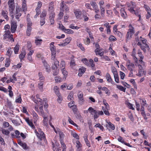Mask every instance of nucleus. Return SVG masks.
Segmentation results:
<instances>
[{
    "label": "nucleus",
    "instance_id": "nucleus-43",
    "mask_svg": "<svg viewBox=\"0 0 151 151\" xmlns=\"http://www.w3.org/2000/svg\"><path fill=\"white\" fill-rule=\"evenodd\" d=\"M14 6L9 7V10L11 15H12V14L14 13Z\"/></svg>",
    "mask_w": 151,
    "mask_h": 151
},
{
    "label": "nucleus",
    "instance_id": "nucleus-22",
    "mask_svg": "<svg viewBox=\"0 0 151 151\" xmlns=\"http://www.w3.org/2000/svg\"><path fill=\"white\" fill-rule=\"evenodd\" d=\"M32 30V27H31L29 26H27V28L26 31L27 35V36H29L31 34V32Z\"/></svg>",
    "mask_w": 151,
    "mask_h": 151
},
{
    "label": "nucleus",
    "instance_id": "nucleus-63",
    "mask_svg": "<svg viewBox=\"0 0 151 151\" xmlns=\"http://www.w3.org/2000/svg\"><path fill=\"white\" fill-rule=\"evenodd\" d=\"M82 61L86 65H88L89 64L88 60L86 58L82 59Z\"/></svg>",
    "mask_w": 151,
    "mask_h": 151
},
{
    "label": "nucleus",
    "instance_id": "nucleus-35",
    "mask_svg": "<svg viewBox=\"0 0 151 151\" xmlns=\"http://www.w3.org/2000/svg\"><path fill=\"white\" fill-rule=\"evenodd\" d=\"M76 144H77L76 147L77 148V149H81L80 148L81 147L82 145L80 142L79 141H77Z\"/></svg>",
    "mask_w": 151,
    "mask_h": 151
},
{
    "label": "nucleus",
    "instance_id": "nucleus-5",
    "mask_svg": "<svg viewBox=\"0 0 151 151\" xmlns=\"http://www.w3.org/2000/svg\"><path fill=\"white\" fill-rule=\"evenodd\" d=\"M42 62L43 65L45 68L46 71L47 72H49L50 71V66L47 64L46 61L45 60H42Z\"/></svg>",
    "mask_w": 151,
    "mask_h": 151
},
{
    "label": "nucleus",
    "instance_id": "nucleus-47",
    "mask_svg": "<svg viewBox=\"0 0 151 151\" xmlns=\"http://www.w3.org/2000/svg\"><path fill=\"white\" fill-rule=\"evenodd\" d=\"M71 134L74 137L77 139H79V136L76 133L74 132H72Z\"/></svg>",
    "mask_w": 151,
    "mask_h": 151
},
{
    "label": "nucleus",
    "instance_id": "nucleus-16",
    "mask_svg": "<svg viewBox=\"0 0 151 151\" xmlns=\"http://www.w3.org/2000/svg\"><path fill=\"white\" fill-rule=\"evenodd\" d=\"M120 13L121 16L124 18H125L126 17L127 14L125 12L123 8L121 9Z\"/></svg>",
    "mask_w": 151,
    "mask_h": 151
},
{
    "label": "nucleus",
    "instance_id": "nucleus-13",
    "mask_svg": "<svg viewBox=\"0 0 151 151\" xmlns=\"http://www.w3.org/2000/svg\"><path fill=\"white\" fill-rule=\"evenodd\" d=\"M49 12L54 11L53 2L52 1L50 3L49 6Z\"/></svg>",
    "mask_w": 151,
    "mask_h": 151
},
{
    "label": "nucleus",
    "instance_id": "nucleus-52",
    "mask_svg": "<svg viewBox=\"0 0 151 151\" xmlns=\"http://www.w3.org/2000/svg\"><path fill=\"white\" fill-rule=\"evenodd\" d=\"M12 122L16 126H18L20 125V123L16 120L13 119L12 120Z\"/></svg>",
    "mask_w": 151,
    "mask_h": 151
},
{
    "label": "nucleus",
    "instance_id": "nucleus-6",
    "mask_svg": "<svg viewBox=\"0 0 151 151\" xmlns=\"http://www.w3.org/2000/svg\"><path fill=\"white\" fill-rule=\"evenodd\" d=\"M8 12L6 10H2L1 12V15L5 19L8 20L9 19V18L8 16Z\"/></svg>",
    "mask_w": 151,
    "mask_h": 151
},
{
    "label": "nucleus",
    "instance_id": "nucleus-48",
    "mask_svg": "<svg viewBox=\"0 0 151 151\" xmlns=\"http://www.w3.org/2000/svg\"><path fill=\"white\" fill-rule=\"evenodd\" d=\"M57 96L58 97L57 99V101L59 103H60L63 100L60 94L58 95H57Z\"/></svg>",
    "mask_w": 151,
    "mask_h": 151
},
{
    "label": "nucleus",
    "instance_id": "nucleus-4",
    "mask_svg": "<svg viewBox=\"0 0 151 151\" xmlns=\"http://www.w3.org/2000/svg\"><path fill=\"white\" fill-rule=\"evenodd\" d=\"M76 18L78 19H80L82 14V12L79 9H77L74 12Z\"/></svg>",
    "mask_w": 151,
    "mask_h": 151
},
{
    "label": "nucleus",
    "instance_id": "nucleus-8",
    "mask_svg": "<svg viewBox=\"0 0 151 151\" xmlns=\"http://www.w3.org/2000/svg\"><path fill=\"white\" fill-rule=\"evenodd\" d=\"M140 47L141 49L145 52H146V49L148 50H149L150 49L149 46L147 44H145V45H141Z\"/></svg>",
    "mask_w": 151,
    "mask_h": 151
},
{
    "label": "nucleus",
    "instance_id": "nucleus-24",
    "mask_svg": "<svg viewBox=\"0 0 151 151\" xmlns=\"http://www.w3.org/2000/svg\"><path fill=\"white\" fill-rule=\"evenodd\" d=\"M26 54V52L24 51L23 52H22L19 55V57L20 59L21 60L23 59L25 55Z\"/></svg>",
    "mask_w": 151,
    "mask_h": 151
},
{
    "label": "nucleus",
    "instance_id": "nucleus-1",
    "mask_svg": "<svg viewBox=\"0 0 151 151\" xmlns=\"http://www.w3.org/2000/svg\"><path fill=\"white\" fill-rule=\"evenodd\" d=\"M129 29L127 33V38H131L134 33V28L131 24L129 26Z\"/></svg>",
    "mask_w": 151,
    "mask_h": 151
},
{
    "label": "nucleus",
    "instance_id": "nucleus-34",
    "mask_svg": "<svg viewBox=\"0 0 151 151\" xmlns=\"http://www.w3.org/2000/svg\"><path fill=\"white\" fill-rule=\"evenodd\" d=\"M114 77L115 79V81L117 83L119 82V78L118 73L114 75Z\"/></svg>",
    "mask_w": 151,
    "mask_h": 151
},
{
    "label": "nucleus",
    "instance_id": "nucleus-33",
    "mask_svg": "<svg viewBox=\"0 0 151 151\" xmlns=\"http://www.w3.org/2000/svg\"><path fill=\"white\" fill-rule=\"evenodd\" d=\"M142 103L143 104H142V105L141 108V111H144V106L146 104V101L142 100Z\"/></svg>",
    "mask_w": 151,
    "mask_h": 151
},
{
    "label": "nucleus",
    "instance_id": "nucleus-53",
    "mask_svg": "<svg viewBox=\"0 0 151 151\" xmlns=\"http://www.w3.org/2000/svg\"><path fill=\"white\" fill-rule=\"evenodd\" d=\"M55 80L56 82H60L61 81V78L57 76L55 77Z\"/></svg>",
    "mask_w": 151,
    "mask_h": 151
},
{
    "label": "nucleus",
    "instance_id": "nucleus-51",
    "mask_svg": "<svg viewBox=\"0 0 151 151\" xmlns=\"http://www.w3.org/2000/svg\"><path fill=\"white\" fill-rule=\"evenodd\" d=\"M45 23V18H40V24L42 26Z\"/></svg>",
    "mask_w": 151,
    "mask_h": 151
},
{
    "label": "nucleus",
    "instance_id": "nucleus-45",
    "mask_svg": "<svg viewBox=\"0 0 151 151\" xmlns=\"http://www.w3.org/2000/svg\"><path fill=\"white\" fill-rule=\"evenodd\" d=\"M69 27L73 29H79V27L77 26H74L73 24H70Z\"/></svg>",
    "mask_w": 151,
    "mask_h": 151
},
{
    "label": "nucleus",
    "instance_id": "nucleus-23",
    "mask_svg": "<svg viewBox=\"0 0 151 151\" xmlns=\"http://www.w3.org/2000/svg\"><path fill=\"white\" fill-rule=\"evenodd\" d=\"M87 138L88 136L86 135L84 136V139L87 145L89 147H90V144L88 139Z\"/></svg>",
    "mask_w": 151,
    "mask_h": 151
},
{
    "label": "nucleus",
    "instance_id": "nucleus-62",
    "mask_svg": "<svg viewBox=\"0 0 151 151\" xmlns=\"http://www.w3.org/2000/svg\"><path fill=\"white\" fill-rule=\"evenodd\" d=\"M103 25L105 27L106 29L110 28L111 27V26L109 24V23L107 22L104 24Z\"/></svg>",
    "mask_w": 151,
    "mask_h": 151
},
{
    "label": "nucleus",
    "instance_id": "nucleus-46",
    "mask_svg": "<svg viewBox=\"0 0 151 151\" xmlns=\"http://www.w3.org/2000/svg\"><path fill=\"white\" fill-rule=\"evenodd\" d=\"M115 35L117 36L118 37H122L123 34L120 32L118 31L114 33Z\"/></svg>",
    "mask_w": 151,
    "mask_h": 151
},
{
    "label": "nucleus",
    "instance_id": "nucleus-29",
    "mask_svg": "<svg viewBox=\"0 0 151 151\" xmlns=\"http://www.w3.org/2000/svg\"><path fill=\"white\" fill-rule=\"evenodd\" d=\"M131 62L129 60H128L127 61L126 65L127 67V68L128 70H132V68L131 67Z\"/></svg>",
    "mask_w": 151,
    "mask_h": 151
},
{
    "label": "nucleus",
    "instance_id": "nucleus-44",
    "mask_svg": "<svg viewBox=\"0 0 151 151\" xmlns=\"http://www.w3.org/2000/svg\"><path fill=\"white\" fill-rule=\"evenodd\" d=\"M59 27L60 30H62L64 32V31L66 29L62 24H59Z\"/></svg>",
    "mask_w": 151,
    "mask_h": 151
},
{
    "label": "nucleus",
    "instance_id": "nucleus-57",
    "mask_svg": "<svg viewBox=\"0 0 151 151\" xmlns=\"http://www.w3.org/2000/svg\"><path fill=\"white\" fill-rule=\"evenodd\" d=\"M50 13L49 18H54L55 13L54 11L50 12Z\"/></svg>",
    "mask_w": 151,
    "mask_h": 151
},
{
    "label": "nucleus",
    "instance_id": "nucleus-10",
    "mask_svg": "<svg viewBox=\"0 0 151 151\" xmlns=\"http://www.w3.org/2000/svg\"><path fill=\"white\" fill-rule=\"evenodd\" d=\"M70 38H66L64 41V42L59 45L61 46H65L68 44L70 42Z\"/></svg>",
    "mask_w": 151,
    "mask_h": 151
},
{
    "label": "nucleus",
    "instance_id": "nucleus-25",
    "mask_svg": "<svg viewBox=\"0 0 151 151\" xmlns=\"http://www.w3.org/2000/svg\"><path fill=\"white\" fill-rule=\"evenodd\" d=\"M61 70L64 76L66 77L68 75V72L66 70L65 68H61Z\"/></svg>",
    "mask_w": 151,
    "mask_h": 151
},
{
    "label": "nucleus",
    "instance_id": "nucleus-55",
    "mask_svg": "<svg viewBox=\"0 0 151 151\" xmlns=\"http://www.w3.org/2000/svg\"><path fill=\"white\" fill-rule=\"evenodd\" d=\"M121 83L125 87H127V88H130V86L129 84H128L126 82L124 81H122Z\"/></svg>",
    "mask_w": 151,
    "mask_h": 151
},
{
    "label": "nucleus",
    "instance_id": "nucleus-3",
    "mask_svg": "<svg viewBox=\"0 0 151 151\" xmlns=\"http://www.w3.org/2000/svg\"><path fill=\"white\" fill-rule=\"evenodd\" d=\"M54 43L52 42L50 44V48L52 55H56V48L54 45Z\"/></svg>",
    "mask_w": 151,
    "mask_h": 151
},
{
    "label": "nucleus",
    "instance_id": "nucleus-28",
    "mask_svg": "<svg viewBox=\"0 0 151 151\" xmlns=\"http://www.w3.org/2000/svg\"><path fill=\"white\" fill-rule=\"evenodd\" d=\"M117 87L120 90L123 91L124 92H125L126 88L121 85H117Z\"/></svg>",
    "mask_w": 151,
    "mask_h": 151
},
{
    "label": "nucleus",
    "instance_id": "nucleus-38",
    "mask_svg": "<svg viewBox=\"0 0 151 151\" xmlns=\"http://www.w3.org/2000/svg\"><path fill=\"white\" fill-rule=\"evenodd\" d=\"M90 4L92 6L93 9L98 7L95 1L91 2Z\"/></svg>",
    "mask_w": 151,
    "mask_h": 151
},
{
    "label": "nucleus",
    "instance_id": "nucleus-40",
    "mask_svg": "<svg viewBox=\"0 0 151 151\" xmlns=\"http://www.w3.org/2000/svg\"><path fill=\"white\" fill-rule=\"evenodd\" d=\"M2 133L3 134L6 135H8L10 133L9 132L8 130H6L5 129L2 130Z\"/></svg>",
    "mask_w": 151,
    "mask_h": 151
},
{
    "label": "nucleus",
    "instance_id": "nucleus-49",
    "mask_svg": "<svg viewBox=\"0 0 151 151\" xmlns=\"http://www.w3.org/2000/svg\"><path fill=\"white\" fill-rule=\"evenodd\" d=\"M26 1H22V8L24 11L26 9Z\"/></svg>",
    "mask_w": 151,
    "mask_h": 151
},
{
    "label": "nucleus",
    "instance_id": "nucleus-14",
    "mask_svg": "<svg viewBox=\"0 0 151 151\" xmlns=\"http://www.w3.org/2000/svg\"><path fill=\"white\" fill-rule=\"evenodd\" d=\"M36 135L41 140L42 139V138H44L45 137V134L43 132H41L40 133V135H39V133L36 132Z\"/></svg>",
    "mask_w": 151,
    "mask_h": 151
},
{
    "label": "nucleus",
    "instance_id": "nucleus-59",
    "mask_svg": "<svg viewBox=\"0 0 151 151\" xmlns=\"http://www.w3.org/2000/svg\"><path fill=\"white\" fill-rule=\"evenodd\" d=\"M39 76V79L40 81H43L44 79V77L42 75L41 73L39 72L38 74Z\"/></svg>",
    "mask_w": 151,
    "mask_h": 151
},
{
    "label": "nucleus",
    "instance_id": "nucleus-42",
    "mask_svg": "<svg viewBox=\"0 0 151 151\" xmlns=\"http://www.w3.org/2000/svg\"><path fill=\"white\" fill-rule=\"evenodd\" d=\"M144 73V71L143 69L139 70L138 76H143Z\"/></svg>",
    "mask_w": 151,
    "mask_h": 151
},
{
    "label": "nucleus",
    "instance_id": "nucleus-19",
    "mask_svg": "<svg viewBox=\"0 0 151 151\" xmlns=\"http://www.w3.org/2000/svg\"><path fill=\"white\" fill-rule=\"evenodd\" d=\"M106 77L107 79V81L109 83H111L112 84H113V81H112V80L111 78V76L110 74L107 73L106 75Z\"/></svg>",
    "mask_w": 151,
    "mask_h": 151
},
{
    "label": "nucleus",
    "instance_id": "nucleus-15",
    "mask_svg": "<svg viewBox=\"0 0 151 151\" xmlns=\"http://www.w3.org/2000/svg\"><path fill=\"white\" fill-rule=\"evenodd\" d=\"M93 44H95V47L96 48L95 50V52L96 53V55H97L98 50L101 48L100 47V46L98 42H96L95 43L94 42Z\"/></svg>",
    "mask_w": 151,
    "mask_h": 151
},
{
    "label": "nucleus",
    "instance_id": "nucleus-20",
    "mask_svg": "<svg viewBox=\"0 0 151 151\" xmlns=\"http://www.w3.org/2000/svg\"><path fill=\"white\" fill-rule=\"evenodd\" d=\"M88 111L91 114L93 115L95 113H96L97 111L94 110L92 107H90L88 109Z\"/></svg>",
    "mask_w": 151,
    "mask_h": 151
},
{
    "label": "nucleus",
    "instance_id": "nucleus-61",
    "mask_svg": "<svg viewBox=\"0 0 151 151\" xmlns=\"http://www.w3.org/2000/svg\"><path fill=\"white\" fill-rule=\"evenodd\" d=\"M79 104L81 105H82L85 101L83 97L82 98H79Z\"/></svg>",
    "mask_w": 151,
    "mask_h": 151
},
{
    "label": "nucleus",
    "instance_id": "nucleus-36",
    "mask_svg": "<svg viewBox=\"0 0 151 151\" xmlns=\"http://www.w3.org/2000/svg\"><path fill=\"white\" fill-rule=\"evenodd\" d=\"M42 3L41 2H39L38 3L37 7L36 9V10L40 11V8L41 7L42 5Z\"/></svg>",
    "mask_w": 151,
    "mask_h": 151
},
{
    "label": "nucleus",
    "instance_id": "nucleus-39",
    "mask_svg": "<svg viewBox=\"0 0 151 151\" xmlns=\"http://www.w3.org/2000/svg\"><path fill=\"white\" fill-rule=\"evenodd\" d=\"M42 39H37L35 40V43L37 45H40L42 42Z\"/></svg>",
    "mask_w": 151,
    "mask_h": 151
},
{
    "label": "nucleus",
    "instance_id": "nucleus-2",
    "mask_svg": "<svg viewBox=\"0 0 151 151\" xmlns=\"http://www.w3.org/2000/svg\"><path fill=\"white\" fill-rule=\"evenodd\" d=\"M11 30L12 33L15 32L17 27V23L16 21H12L11 23Z\"/></svg>",
    "mask_w": 151,
    "mask_h": 151
},
{
    "label": "nucleus",
    "instance_id": "nucleus-11",
    "mask_svg": "<svg viewBox=\"0 0 151 151\" xmlns=\"http://www.w3.org/2000/svg\"><path fill=\"white\" fill-rule=\"evenodd\" d=\"M18 144L22 147L23 149L26 150L28 149V148L27 147V144L26 143L22 142L21 140L18 141Z\"/></svg>",
    "mask_w": 151,
    "mask_h": 151
},
{
    "label": "nucleus",
    "instance_id": "nucleus-18",
    "mask_svg": "<svg viewBox=\"0 0 151 151\" xmlns=\"http://www.w3.org/2000/svg\"><path fill=\"white\" fill-rule=\"evenodd\" d=\"M131 4L133 6V7H131V8H129L128 10L132 13L133 14L134 12H135V11L134 10V8L135 7V5H134V3L133 2H131Z\"/></svg>",
    "mask_w": 151,
    "mask_h": 151
},
{
    "label": "nucleus",
    "instance_id": "nucleus-26",
    "mask_svg": "<svg viewBox=\"0 0 151 151\" xmlns=\"http://www.w3.org/2000/svg\"><path fill=\"white\" fill-rule=\"evenodd\" d=\"M10 31L9 30L6 31L5 34L4 35V38H9L10 36Z\"/></svg>",
    "mask_w": 151,
    "mask_h": 151
},
{
    "label": "nucleus",
    "instance_id": "nucleus-27",
    "mask_svg": "<svg viewBox=\"0 0 151 151\" xmlns=\"http://www.w3.org/2000/svg\"><path fill=\"white\" fill-rule=\"evenodd\" d=\"M64 32L67 34H72L73 33V31L70 29H66L64 31Z\"/></svg>",
    "mask_w": 151,
    "mask_h": 151
},
{
    "label": "nucleus",
    "instance_id": "nucleus-31",
    "mask_svg": "<svg viewBox=\"0 0 151 151\" xmlns=\"http://www.w3.org/2000/svg\"><path fill=\"white\" fill-rule=\"evenodd\" d=\"M47 15V12L46 10H44L42 12L40 15V18H44L43 17H46Z\"/></svg>",
    "mask_w": 151,
    "mask_h": 151
},
{
    "label": "nucleus",
    "instance_id": "nucleus-32",
    "mask_svg": "<svg viewBox=\"0 0 151 151\" xmlns=\"http://www.w3.org/2000/svg\"><path fill=\"white\" fill-rule=\"evenodd\" d=\"M10 61L9 58H6V63L5 64V66L6 67H8L10 64Z\"/></svg>",
    "mask_w": 151,
    "mask_h": 151
},
{
    "label": "nucleus",
    "instance_id": "nucleus-21",
    "mask_svg": "<svg viewBox=\"0 0 151 151\" xmlns=\"http://www.w3.org/2000/svg\"><path fill=\"white\" fill-rule=\"evenodd\" d=\"M54 90L57 95L60 94L59 92V89L57 86H55L54 87Z\"/></svg>",
    "mask_w": 151,
    "mask_h": 151
},
{
    "label": "nucleus",
    "instance_id": "nucleus-37",
    "mask_svg": "<svg viewBox=\"0 0 151 151\" xmlns=\"http://www.w3.org/2000/svg\"><path fill=\"white\" fill-rule=\"evenodd\" d=\"M104 51L101 48L98 50L97 55H99L100 56H102L103 55Z\"/></svg>",
    "mask_w": 151,
    "mask_h": 151
},
{
    "label": "nucleus",
    "instance_id": "nucleus-58",
    "mask_svg": "<svg viewBox=\"0 0 151 151\" xmlns=\"http://www.w3.org/2000/svg\"><path fill=\"white\" fill-rule=\"evenodd\" d=\"M77 96L78 99L83 98V94L81 91H79L78 92Z\"/></svg>",
    "mask_w": 151,
    "mask_h": 151
},
{
    "label": "nucleus",
    "instance_id": "nucleus-7",
    "mask_svg": "<svg viewBox=\"0 0 151 151\" xmlns=\"http://www.w3.org/2000/svg\"><path fill=\"white\" fill-rule=\"evenodd\" d=\"M25 121L27 122L28 124L32 129L35 128V127L33 124L32 121L30 120L29 118H26L25 119Z\"/></svg>",
    "mask_w": 151,
    "mask_h": 151
},
{
    "label": "nucleus",
    "instance_id": "nucleus-12",
    "mask_svg": "<svg viewBox=\"0 0 151 151\" xmlns=\"http://www.w3.org/2000/svg\"><path fill=\"white\" fill-rule=\"evenodd\" d=\"M86 70V68H81L79 69V73H78V76H81L82 74H83Z\"/></svg>",
    "mask_w": 151,
    "mask_h": 151
},
{
    "label": "nucleus",
    "instance_id": "nucleus-41",
    "mask_svg": "<svg viewBox=\"0 0 151 151\" xmlns=\"http://www.w3.org/2000/svg\"><path fill=\"white\" fill-rule=\"evenodd\" d=\"M19 45H17L14 48V50L15 53L16 54L18 53L19 48Z\"/></svg>",
    "mask_w": 151,
    "mask_h": 151
},
{
    "label": "nucleus",
    "instance_id": "nucleus-30",
    "mask_svg": "<svg viewBox=\"0 0 151 151\" xmlns=\"http://www.w3.org/2000/svg\"><path fill=\"white\" fill-rule=\"evenodd\" d=\"M58 130H59L58 129H57L58 134L60 135V139H63L65 135L63 132L59 131V129H58Z\"/></svg>",
    "mask_w": 151,
    "mask_h": 151
},
{
    "label": "nucleus",
    "instance_id": "nucleus-17",
    "mask_svg": "<svg viewBox=\"0 0 151 151\" xmlns=\"http://www.w3.org/2000/svg\"><path fill=\"white\" fill-rule=\"evenodd\" d=\"M44 119L43 121L42 122L44 125L45 126L47 127L48 126V119L47 117L45 116H43Z\"/></svg>",
    "mask_w": 151,
    "mask_h": 151
},
{
    "label": "nucleus",
    "instance_id": "nucleus-64",
    "mask_svg": "<svg viewBox=\"0 0 151 151\" xmlns=\"http://www.w3.org/2000/svg\"><path fill=\"white\" fill-rule=\"evenodd\" d=\"M147 14L146 15L147 19H148L151 16V10L147 12Z\"/></svg>",
    "mask_w": 151,
    "mask_h": 151
},
{
    "label": "nucleus",
    "instance_id": "nucleus-54",
    "mask_svg": "<svg viewBox=\"0 0 151 151\" xmlns=\"http://www.w3.org/2000/svg\"><path fill=\"white\" fill-rule=\"evenodd\" d=\"M22 99L20 95L18 96V98L16 99V102L19 103H21V102Z\"/></svg>",
    "mask_w": 151,
    "mask_h": 151
},
{
    "label": "nucleus",
    "instance_id": "nucleus-56",
    "mask_svg": "<svg viewBox=\"0 0 151 151\" xmlns=\"http://www.w3.org/2000/svg\"><path fill=\"white\" fill-rule=\"evenodd\" d=\"M118 140L122 143H124V139L121 137L119 136V138L117 139Z\"/></svg>",
    "mask_w": 151,
    "mask_h": 151
},
{
    "label": "nucleus",
    "instance_id": "nucleus-50",
    "mask_svg": "<svg viewBox=\"0 0 151 151\" xmlns=\"http://www.w3.org/2000/svg\"><path fill=\"white\" fill-rule=\"evenodd\" d=\"M94 127H96L99 128L102 131H103L104 129V128L103 126H101L100 124L99 123L95 125Z\"/></svg>",
    "mask_w": 151,
    "mask_h": 151
},
{
    "label": "nucleus",
    "instance_id": "nucleus-60",
    "mask_svg": "<svg viewBox=\"0 0 151 151\" xmlns=\"http://www.w3.org/2000/svg\"><path fill=\"white\" fill-rule=\"evenodd\" d=\"M84 40L85 43L86 45H88L90 42V40L89 38H85Z\"/></svg>",
    "mask_w": 151,
    "mask_h": 151
},
{
    "label": "nucleus",
    "instance_id": "nucleus-9",
    "mask_svg": "<svg viewBox=\"0 0 151 151\" xmlns=\"http://www.w3.org/2000/svg\"><path fill=\"white\" fill-rule=\"evenodd\" d=\"M54 66H53L52 67V68L53 70L57 69L58 68V66L59 65V62L58 61L57 59H55L54 61Z\"/></svg>",
    "mask_w": 151,
    "mask_h": 151
}]
</instances>
